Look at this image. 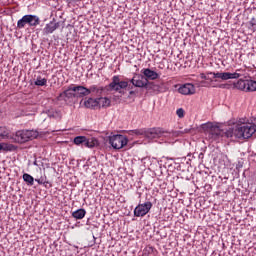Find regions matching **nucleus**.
I'll use <instances>...</instances> for the list:
<instances>
[{
  "instance_id": "f257e3e1",
  "label": "nucleus",
  "mask_w": 256,
  "mask_h": 256,
  "mask_svg": "<svg viewBox=\"0 0 256 256\" xmlns=\"http://www.w3.org/2000/svg\"><path fill=\"white\" fill-rule=\"evenodd\" d=\"M256 126L255 124H240L235 127V138L236 139H249L250 137H253V134H255Z\"/></svg>"
},
{
  "instance_id": "f03ea898",
  "label": "nucleus",
  "mask_w": 256,
  "mask_h": 256,
  "mask_svg": "<svg viewBox=\"0 0 256 256\" xmlns=\"http://www.w3.org/2000/svg\"><path fill=\"white\" fill-rule=\"evenodd\" d=\"M41 23V19H39V16L37 15H24L20 20L17 22V28L18 29H25V26L28 25V27H37Z\"/></svg>"
},
{
  "instance_id": "7ed1b4c3",
  "label": "nucleus",
  "mask_w": 256,
  "mask_h": 256,
  "mask_svg": "<svg viewBox=\"0 0 256 256\" xmlns=\"http://www.w3.org/2000/svg\"><path fill=\"white\" fill-rule=\"evenodd\" d=\"M37 135V131L34 130H19L14 139L17 143H27V141L37 139Z\"/></svg>"
},
{
  "instance_id": "20e7f679",
  "label": "nucleus",
  "mask_w": 256,
  "mask_h": 256,
  "mask_svg": "<svg viewBox=\"0 0 256 256\" xmlns=\"http://www.w3.org/2000/svg\"><path fill=\"white\" fill-rule=\"evenodd\" d=\"M202 129L207 131L209 139L212 141H218L220 137H223V132L218 126H214L212 123L203 124Z\"/></svg>"
},
{
  "instance_id": "39448f33",
  "label": "nucleus",
  "mask_w": 256,
  "mask_h": 256,
  "mask_svg": "<svg viewBox=\"0 0 256 256\" xmlns=\"http://www.w3.org/2000/svg\"><path fill=\"white\" fill-rule=\"evenodd\" d=\"M74 145H81V147H87L88 149H93L98 145L99 141L95 138H87L86 136H77L73 140Z\"/></svg>"
},
{
  "instance_id": "423d86ee",
  "label": "nucleus",
  "mask_w": 256,
  "mask_h": 256,
  "mask_svg": "<svg viewBox=\"0 0 256 256\" xmlns=\"http://www.w3.org/2000/svg\"><path fill=\"white\" fill-rule=\"evenodd\" d=\"M129 87V82L121 81L119 76H113L112 82L108 85V91H116L117 93H121L122 89H127Z\"/></svg>"
},
{
  "instance_id": "0eeeda50",
  "label": "nucleus",
  "mask_w": 256,
  "mask_h": 256,
  "mask_svg": "<svg viewBox=\"0 0 256 256\" xmlns=\"http://www.w3.org/2000/svg\"><path fill=\"white\" fill-rule=\"evenodd\" d=\"M127 137L121 135V134H116L113 136L109 137V143L113 147V149H123L125 145L128 143Z\"/></svg>"
},
{
  "instance_id": "6e6552de",
  "label": "nucleus",
  "mask_w": 256,
  "mask_h": 256,
  "mask_svg": "<svg viewBox=\"0 0 256 256\" xmlns=\"http://www.w3.org/2000/svg\"><path fill=\"white\" fill-rule=\"evenodd\" d=\"M77 98V92L75 89V85L71 84L66 90H64L62 93L59 94L57 97L58 101H69L70 99H75Z\"/></svg>"
},
{
  "instance_id": "1a4fd4ad",
  "label": "nucleus",
  "mask_w": 256,
  "mask_h": 256,
  "mask_svg": "<svg viewBox=\"0 0 256 256\" xmlns=\"http://www.w3.org/2000/svg\"><path fill=\"white\" fill-rule=\"evenodd\" d=\"M241 70H236V72H210V75H213V79H222V81H227L229 79H239Z\"/></svg>"
},
{
  "instance_id": "9d476101",
  "label": "nucleus",
  "mask_w": 256,
  "mask_h": 256,
  "mask_svg": "<svg viewBox=\"0 0 256 256\" xmlns=\"http://www.w3.org/2000/svg\"><path fill=\"white\" fill-rule=\"evenodd\" d=\"M169 132L165 131L163 128H150L146 129V138L147 139H159L161 137H168Z\"/></svg>"
},
{
  "instance_id": "9b49d317",
  "label": "nucleus",
  "mask_w": 256,
  "mask_h": 256,
  "mask_svg": "<svg viewBox=\"0 0 256 256\" xmlns=\"http://www.w3.org/2000/svg\"><path fill=\"white\" fill-rule=\"evenodd\" d=\"M153 207V203L150 201L145 202L144 204H139L135 209H134V216L135 217H145L149 211H151V208Z\"/></svg>"
},
{
  "instance_id": "f8f14e48",
  "label": "nucleus",
  "mask_w": 256,
  "mask_h": 256,
  "mask_svg": "<svg viewBox=\"0 0 256 256\" xmlns=\"http://www.w3.org/2000/svg\"><path fill=\"white\" fill-rule=\"evenodd\" d=\"M147 91H153V93H155L156 95H158V93H165V91H167V87L164 83L159 84H155L154 82H149L146 86Z\"/></svg>"
},
{
  "instance_id": "ddd939ff",
  "label": "nucleus",
  "mask_w": 256,
  "mask_h": 256,
  "mask_svg": "<svg viewBox=\"0 0 256 256\" xmlns=\"http://www.w3.org/2000/svg\"><path fill=\"white\" fill-rule=\"evenodd\" d=\"M178 92L181 95H195V86L191 83L184 84L179 87Z\"/></svg>"
},
{
  "instance_id": "4468645a",
  "label": "nucleus",
  "mask_w": 256,
  "mask_h": 256,
  "mask_svg": "<svg viewBox=\"0 0 256 256\" xmlns=\"http://www.w3.org/2000/svg\"><path fill=\"white\" fill-rule=\"evenodd\" d=\"M130 83H132L134 87H144L145 89H147V84L149 83V80L145 79V76H140L138 79L132 78L130 80Z\"/></svg>"
},
{
  "instance_id": "2eb2a0df",
  "label": "nucleus",
  "mask_w": 256,
  "mask_h": 256,
  "mask_svg": "<svg viewBox=\"0 0 256 256\" xmlns=\"http://www.w3.org/2000/svg\"><path fill=\"white\" fill-rule=\"evenodd\" d=\"M142 74L144 75V79H147V81H155L159 74L149 68H145L142 70Z\"/></svg>"
},
{
  "instance_id": "dca6fc26",
  "label": "nucleus",
  "mask_w": 256,
  "mask_h": 256,
  "mask_svg": "<svg viewBox=\"0 0 256 256\" xmlns=\"http://www.w3.org/2000/svg\"><path fill=\"white\" fill-rule=\"evenodd\" d=\"M76 97H87L89 95V88L81 85H75Z\"/></svg>"
},
{
  "instance_id": "f3484780",
  "label": "nucleus",
  "mask_w": 256,
  "mask_h": 256,
  "mask_svg": "<svg viewBox=\"0 0 256 256\" xmlns=\"http://www.w3.org/2000/svg\"><path fill=\"white\" fill-rule=\"evenodd\" d=\"M57 27H59V24L55 21H51L50 23L46 24L44 28L45 35H49L57 30Z\"/></svg>"
},
{
  "instance_id": "a211bd4d",
  "label": "nucleus",
  "mask_w": 256,
  "mask_h": 256,
  "mask_svg": "<svg viewBox=\"0 0 256 256\" xmlns=\"http://www.w3.org/2000/svg\"><path fill=\"white\" fill-rule=\"evenodd\" d=\"M84 107L87 109H97L99 107V103L97 102V98H88L84 101Z\"/></svg>"
},
{
  "instance_id": "6ab92c4d",
  "label": "nucleus",
  "mask_w": 256,
  "mask_h": 256,
  "mask_svg": "<svg viewBox=\"0 0 256 256\" xmlns=\"http://www.w3.org/2000/svg\"><path fill=\"white\" fill-rule=\"evenodd\" d=\"M97 103H98V107L99 109L102 108H107L111 106V100L107 97H100L97 98Z\"/></svg>"
},
{
  "instance_id": "aec40b11",
  "label": "nucleus",
  "mask_w": 256,
  "mask_h": 256,
  "mask_svg": "<svg viewBox=\"0 0 256 256\" xmlns=\"http://www.w3.org/2000/svg\"><path fill=\"white\" fill-rule=\"evenodd\" d=\"M234 87L240 91H247V80H238L234 83Z\"/></svg>"
},
{
  "instance_id": "412c9836",
  "label": "nucleus",
  "mask_w": 256,
  "mask_h": 256,
  "mask_svg": "<svg viewBox=\"0 0 256 256\" xmlns=\"http://www.w3.org/2000/svg\"><path fill=\"white\" fill-rule=\"evenodd\" d=\"M85 215H87V211H85L83 208L78 209L72 213V217H74V219H83Z\"/></svg>"
},
{
  "instance_id": "4be33fe9",
  "label": "nucleus",
  "mask_w": 256,
  "mask_h": 256,
  "mask_svg": "<svg viewBox=\"0 0 256 256\" xmlns=\"http://www.w3.org/2000/svg\"><path fill=\"white\" fill-rule=\"evenodd\" d=\"M88 91H89V95H91V93H94L96 95H101L103 93V88L97 85H92L88 88Z\"/></svg>"
},
{
  "instance_id": "5701e85b",
  "label": "nucleus",
  "mask_w": 256,
  "mask_h": 256,
  "mask_svg": "<svg viewBox=\"0 0 256 256\" xmlns=\"http://www.w3.org/2000/svg\"><path fill=\"white\" fill-rule=\"evenodd\" d=\"M256 91V81L246 80V92Z\"/></svg>"
},
{
  "instance_id": "b1692460",
  "label": "nucleus",
  "mask_w": 256,
  "mask_h": 256,
  "mask_svg": "<svg viewBox=\"0 0 256 256\" xmlns=\"http://www.w3.org/2000/svg\"><path fill=\"white\" fill-rule=\"evenodd\" d=\"M23 179L25 183H27V185L33 186V184L35 183V178H33V176L28 173L23 174Z\"/></svg>"
},
{
  "instance_id": "393cba45",
  "label": "nucleus",
  "mask_w": 256,
  "mask_h": 256,
  "mask_svg": "<svg viewBox=\"0 0 256 256\" xmlns=\"http://www.w3.org/2000/svg\"><path fill=\"white\" fill-rule=\"evenodd\" d=\"M14 148L13 144L0 143V151H13Z\"/></svg>"
},
{
  "instance_id": "a878e982",
  "label": "nucleus",
  "mask_w": 256,
  "mask_h": 256,
  "mask_svg": "<svg viewBox=\"0 0 256 256\" xmlns=\"http://www.w3.org/2000/svg\"><path fill=\"white\" fill-rule=\"evenodd\" d=\"M147 129H135L130 131V135H144L146 137Z\"/></svg>"
},
{
  "instance_id": "bb28decb",
  "label": "nucleus",
  "mask_w": 256,
  "mask_h": 256,
  "mask_svg": "<svg viewBox=\"0 0 256 256\" xmlns=\"http://www.w3.org/2000/svg\"><path fill=\"white\" fill-rule=\"evenodd\" d=\"M35 85H37L38 87H44V85H47V79L39 76L35 81Z\"/></svg>"
},
{
  "instance_id": "cd10ccee",
  "label": "nucleus",
  "mask_w": 256,
  "mask_h": 256,
  "mask_svg": "<svg viewBox=\"0 0 256 256\" xmlns=\"http://www.w3.org/2000/svg\"><path fill=\"white\" fill-rule=\"evenodd\" d=\"M157 253V250H155V248L151 247V246H147L144 250V255H152L155 256Z\"/></svg>"
},
{
  "instance_id": "c85d7f7f",
  "label": "nucleus",
  "mask_w": 256,
  "mask_h": 256,
  "mask_svg": "<svg viewBox=\"0 0 256 256\" xmlns=\"http://www.w3.org/2000/svg\"><path fill=\"white\" fill-rule=\"evenodd\" d=\"M0 137H9V130L5 126H0Z\"/></svg>"
},
{
  "instance_id": "c756f323",
  "label": "nucleus",
  "mask_w": 256,
  "mask_h": 256,
  "mask_svg": "<svg viewBox=\"0 0 256 256\" xmlns=\"http://www.w3.org/2000/svg\"><path fill=\"white\" fill-rule=\"evenodd\" d=\"M223 136L229 138L235 137V128L229 129L226 132H223Z\"/></svg>"
},
{
  "instance_id": "7c9ffc66",
  "label": "nucleus",
  "mask_w": 256,
  "mask_h": 256,
  "mask_svg": "<svg viewBox=\"0 0 256 256\" xmlns=\"http://www.w3.org/2000/svg\"><path fill=\"white\" fill-rule=\"evenodd\" d=\"M191 129H184L183 131H173L172 134L174 137H179V135H185V133H190Z\"/></svg>"
},
{
  "instance_id": "2f4dec72",
  "label": "nucleus",
  "mask_w": 256,
  "mask_h": 256,
  "mask_svg": "<svg viewBox=\"0 0 256 256\" xmlns=\"http://www.w3.org/2000/svg\"><path fill=\"white\" fill-rule=\"evenodd\" d=\"M176 115L179 117V119H183V117H185V110H183V108L177 109Z\"/></svg>"
},
{
  "instance_id": "473e14b6",
  "label": "nucleus",
  "mask_w": 256,
  "mask_h": 256,
  "mask_svg": "<svg viewBox=\"0 0 256 256\" xmlns=\"http://www.w3.org/2000/svg\"><path fill=\"white\" fill-rule=\"evenodd\" d=\"M250 25H251L253 31H256V19L255 18L251 19Z\"/></svg>"
},
{
  "instance_id": "72a5a7b5",
  "label": "nucleus",
  "mask_w": 256,
  "mask_h": 256,
  "mask_svg": "<svg viewBox=\"0 0 256 256\" xmlns=\"http://www.w3.org/2000/svg\"><path fill=\"white\" fill-rule=\"evenodd\" d=\"M68 5H71L72 3H79V1L82 0H66Z\"/></svg>"
},
{
  "instance_id": "f704fd0d",
  "label": "nucleus",
  "mask_w": 256,
  "mask_h": 256,
  "mask_svg": "<svg viewBox=\"0 0 256 256\" xmlns=\"http://www.w3.org/2000/svg\"><path fill=\"white\" fill-rule=\"evenodd\" d=\"M36 182H38V185H44L45 181H43V178L35 179Z\"/></svg>"
},
{
  "instance_id": "c9c22d12",
  "label": "nucleus",
  "mask_w": 256,
  "mask_h": 256,
  "mask_svg": "<svg viewBox=\"0 0 256 256\" xmlns=\"http://www.w3.org/2000/svg\"><path fill=\"white\" fill-rule=\"evenodd\" d=\"M200 77L201 79H207V76L204 73L200 74Z\"/></svg>"
},
{
  "instance_id": "e433bc0d",
  "label": "nucleus",
  "mask_w": 256,
  "mask_h": 256,
  "mask_svg": "<svg viewBox=\"0 0 256 256\" xmlns=\"http://www.w3.org/2000/svg\"><path fill=\"white\" fill-rule=\"evenodd\" d=\"M133 93H134L133 91H130V95H133Z\"/></svg>"
}]
</instances>
